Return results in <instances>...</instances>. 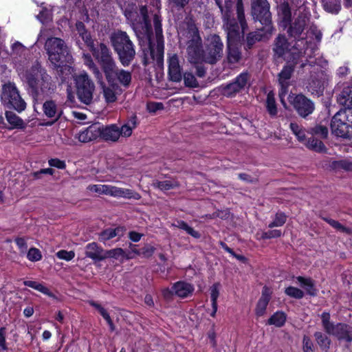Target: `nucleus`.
Returning <instances> with one entry per match:
<instances>
[{
    "label": "nucleus",
    "mask_w": 352,
    "mask_h": 352,
    "mask_svg": "<svg viewBox=\"0 0 352 352\" xmlns=\"http://www.w3.org/2000/svg\"><path fill=\"white\" fill-rule=\"evenodd\" d=\"M286 321V315L283 311H277L274 313L267 321L268 324H274L276 327H283Z\"/></svg>",
    "instance_id": "obj_44"
},
{
    "label": "nucleus",
    "mask_w": 352,
    "mask_h": 352,
    "mask_svg": "<svg viewBox=\"0 0 352 352\" xmlns=\"http://www.w3.org/2000/svg\"><path fill=\"white\" fill-rule=\"evenodd\" d=\"M24 285L33 288L37 291L41 292V293L51 297L53 298H56L55 295L50 291V289L44 286L43 284L38 283L36 281L33 280H25L23 282Z\"/></svg>",
    "instance_id": "obj_42"
},
{
    "label": "nucleus",
    "mask_w": 352,
    "mask_h": 352,
    "mask_svg": "<svg viewBox=\"0 0 352 352\" xmlns=\"http://www.w3.org/2000/svg\"><path fill=\"white\" fill-rule=\"evenodd\" d=\"M179 33L185 45L201 41L199 29L191 16H186L179 26Z\"/></svg>",
    "instance_id": "obj_11"
},
{
    "label": "nucleus",
    "mask_w": 352,
    "mask_h": 352,
    "mask_svg": "<svg viewBox=\"0 0 352 352\" xmlns=\"http://www.w3.org/2000/svg\"><path fill=\"white\" fill-rule=\"evenodd\" d=\"M327 334V333H324L321 331H316L314 334L317 344L320 348L324 351H329L331 344V340Z\"/></svg>",
    "instance_id": "obj_40"
},
{
    "label": "nucleus",
    "mask_w": 352,
    "mask_h": 352,
    "mask_svg": "<svg viewBox=\"0 0 352 352\" xmlns=\"http://www.w3.org/2000/svg\"><path fill=\"white\" fill-rule=\"evenodd\" d=\"M338 102L344 107V110L352 109V84L344 87L338 97Z\"/></svg>",
    "instance_id": "obj_32"
},
{
    "label": "nucleus",
    "mask_w": 352,
    "mask_h": 352,
    "mask_svg": "<svg viewBox=\"0 0 352 352\" xmlns=\"http://www.w3.org/2000/svg\"><path fill=\"white\" fill-rule=\"evenodd\" d=\"M100 138L105 142H117L120 137L119 126L116 124H110L105 126H100Z\"/></svg>",
    "instance_id": "obj_25"
},
{
    "label": "nucleus",
    "mask_w": 352,
    "mask_h": 352,
    "mask_svg": "<svg viewBox=\"0 0 352 352\" xmlns=\"http://www.w3.org/2000/svg\"><path fill=\"white\" fill-rule=\"evenodd\" d=\"M307 47V41L305 38L298 40L287 52V54L283 58L287 61L286 65H295L298 63V60L305 54V50Z\"/></svg>",
    "instance_id": "obj_18"
},
{
    "label": "nucleus",
    "mask_w": 352,
    "mask_h": 352,
    "mask_svg": "<svg viewBox=\"0 0 352 352\" xmlns=\"http://www.w3.org/2000/svg\"><path fill=\"white\" fill-rule=\"evenodd\" d=\"M99 84L102 86L103 89V94L107 102H115L117 99V97L116 96L115 91L113 90L114 89L113 87L111 88L109 87H106L104 82L102 85L101 83Z\"/></svg>",
    "instance_id": "obj_49"
},
{
    "label": "nucleus",
    "mask_w": 352,
    "mask_h": 352,
    "mask_svg": "<svg viewBox=\"0 0 352 352\" xmlns=\"http://www.w3.org/2000/svg\"><path fill=\"white\" fill-rule=\"evenodd\" d=\"M56 256L63 260L65 261H71L75 256V253L74 251H67V250H60L56 254Z\"/></svg>",
    "instance_id": "obj_60"
},
{
    "label": "nucleus",
    "mask_w": 352,
    "mask_h": 352,
    "mask_svg": "<svg viewBox=\"0 0 352 352\" xmlns=\"http://www.w3.org/2000/svg\"><path fill=\"white\" fill-rule=\"evenodd\" d=\"M321 320L326 333L336 336L339 340H344L347 342H352V327L341 322L334 324L330 321V314L329 312L322 314Z\"/></svg>",
    "instance_id": "obj_8"
},
{
    "label": "nucleus",
    "mask_w": 352,
    "mask_h": 352,
    "mask_svg": "<svg viewBox=\"0 0 352 352\" xmlns=\"http://www.w3.org/2000/svg\"><path fill=\"white\" fill-rule=\"evenodd\" d=\"M294 67L293 65H285L278 74V81L280 87V96L282 98L286 95L288 91V88L290 86V79L294 72Z\"/></svg>",
    "instance_id": "obj_20"
},
{
    "label": "nucleus",
    "mask_w": 352,
    "mask_h": 352,
    "mask_svg": "<svg viewBox=\"0 0 352 352\" xmlns=\"http://www.w3.org/2000/svg\"><path fill=\"white\" fill-rule=\"evenodd\" d=\"M25 47L20 42L16 41L12 45V56H21L24 54Z\"/></svg>",
    "instance_id": "obj_56"
},
{
    "label": "nucleus",
    "mask_w": 352,
    "mask_h": 352,
    "mask_svg": "<svg viewBox=\"0 0 352 352\" xmlns=\"http://www.w3.org/2000/svg\"><path fill=\"white\" fill-rule=\"evenodd\" d=\"M104 259L107 258H113L118 259L119 258H124L126 259H130L131 257L125 254V252L121 248H117L109 250H106L104 255Z\"/></svg>",
    "instance_id": "obj_45"
},
{
    "label": "nucleus",
    "mask_w": 352,
    "mask_h": 352,
    "mask_svg": "<svg viewBox=\"0 0 352 352\" xmlns=\"http://www.w3.org/2000/svg\"><path fill=\"white\" fill-rule=\"evenodd\" d=\"M223 23V28L227 33V41H235L240 36V28H241L239 21L236 20L234 14L221 15Z\"/></svg>",
    "instance_id": "obj_19"
},
{
    "label": "nucleus",
    "mask_w": 352,
    "mask_h": 352,
    "mask_svg": "<svg viewBox=\"0 0 352 352\" xmlns=\"http://www.w3.org/2000/svg\"><path fill=\"white\" fill-rule=\"evenodd\" d=\"M269 300L267 299H259L255 309V313L258 316H262L264 315L266 311L267 306L269 303Z\"/></svg>",
    "instance_id": "obj_54"
},
{
    "label": "nucleus",
    "mask_w": 352,
    "mask_h": 352,
    "mask_svg": "<svg viewBox=\"0 0 352 352\" xmlns=\"http://www.w3.org/2000/svg\"><path fill=\"white\" fill-rule=\"evenodd\" d=\"M251 14L254 21L260 22L265 32H273L274 28L272 23L270 5L267 0H251Z\"/></svg>",
    "instance_id": "obj_6"
},
{
    "label": "nucleus",
    "mask_w": 352,
    "mask_h": 352,
    "mask_svg": "<svg viewBox=\"0 0 352 352\" xmlns=\"http://www.w3.org/2000/svg\"><path fill=\"white\" fill-rule=\"evenodd\" d=\"M223 41L219 35H209L205 43L202 63L215 65L223 57Z\"/></svg>",
    "instance_id": "obj_7"
},
{
    "label": "nucleus",
    "mask_w": 352,
    "mask_h": 352,
    "mask_svg": "<svg viewBox=\"0 0 352 352\" xmlns=\"http://www.w3.org/2000/svg\"><path fill=\"white\" fill-rule=\"evenodd\" d=\"M44 48L48 56L51 67L58 70L67 66L73 59L71 51L65 41L58 37L48 38Z\"/></svg>",
    "instance_id": "obj_3"
},
{
    "label": "nucleus",
    "mask_w": 352,
    "mask_h": 352,
    "mask_svg": "<svg viewBox=\"0 0 352 352\" xmlns=\"http://www.w3.org/2000/svg\"><path fill=\"white\" fill-rule=\"evenodd\" d=\"M221 285L219 283H214L210 287V298L212 304H217V298L219 296V287Z\"/></svg>",
    "instance_id": "obj_55"
},
{
    "label": "nucleus",
    "mask_w": 352,
    "mask_h": 352,
    "mask_svg": "<svg viewBox=\"0 0 352 352\" xmlns=\"http://www.w3.org/2000/svg\"><path fill=\"white\" fill-rule=\"evenodd\" d=\"M272 34V33L265 32V31L263 30V27L258 28L255 32L249 33L246 37L248 47L250 49L256 42L261 41L263 38L267 37Z\"/></svg>",
    "instance_id": "obj_36"
},
{
    "label": "nucleus",
    "mask_w": 352,
    "mask_h": 352,
    "mask_svg": "<svg viewBox=\"0 0 352 352\" xmlns=\"http://www.w3.org/2000/svg\"><path fill=\"white\" fill-rule=\"evenodd\" d=\"M285 293L289 297L296 299H301L305 296V293L302 290L292 286L285 288Z\"/></svg>",
    "instance_id": "obj_50"
},
{
    "label": "nucleus",
    "mask_w": 352,
    "mask_h": 352,
    "mask_svg": "<svg viewBox=\"0 0 352 352\" xmlns=\"http://www.w3.org/2000/svg\"><path fill=\"white\" fill-rule=\"evenodd\" d=\"M290 49V43L285 34H279L273 43V57L277 60L283 58Z\"/></svg>",
    "instance_id": "obj_21"
},
{
    "label": "nucleus",
    "mask_w": 352,
    "mask_h": 352,
    "mask_svg": "<svg viewBox=\"0 0 352 352\" xmlns=\"http://www.w3.org/2000/svg\"><path fill=\"white\" fill-rule=\"evenodd\" d=\"M249 78L250 75L248 72L240 74L232 82L221 87L222 94L226 97L235 96L245 89Z\"/></svg>",
    "instance_id": "obj_16"
},
{
    "label": "nucleus",
    "mask_w": 352,
    "mask_h": 352,
    "mask_svg": "<svg viewBox=\"0 0 352 352\" xmlns=\"http://www.w3.org/2000/svg\"><path fill=\"white\" fill-rule=\"evenodd\" d=\"M6 328L1 327L0 328V349L1 351H6L8 347L6 346Z\"/></svg>",
    "instance_id": "obj_63"
},
{
    "label": "nucleus",
    "mask_w": 352,
    "mask_h": 352,
    "mask_svg": "<svg viewBox=\"0 0 352 352\" xmlns=\"http://www.w3.org/2000/svg\"><path fill=\"white\" fill-rule=\"evenodd\" d=\"M241 52L234 41H227L226 60L230 65L236 64L241 59Z\"/></svg>",
    "instance_id": "obj_31"
},
{
    "label": "nucleus",
    "mask_w": 352,
    "mask_h": 352,
    "mask_svg": "<svg viewBox=\"0 0 352 352\" xmlns=\"http://www.w3.org/2000/svg\"><path fill=\"white\" fill-rule=\"evenodd\" d=\"M186 46L188 60L192 64L202 63L204 50L202 40L196 43L187 44Z\"/></svg>",
    "instance_id": "obj_22"
},
{
    "label": "nucleus",
    "mask_w": 352,
    "mask_h": 352,
    "mask_svg": "<svg viewBox=\"0 0 352 352\" xmlns=\"http://www.w3.org/2000/svg\"><path fill=\"white\" fill-rule=\"evenodd\" d=\"M310 133L313 135H318L322 139H326L328 137V129L327 126L323 125H316L314 127L311 128Z\"/></svg>",
    "instance_id": "obj_48"
},
{
    "label": "nucleus",
    "mask_w": 352,
    "mask_h": 352,
    "mask_svg": "<svg viewBox=\"0 0 352 352\" xmlns=\"http://www.w3.org/2000/svg\"><path fill=\"white\" fill-rule=\"evenodd\" d=\"M305 144L307 148L317 153H326L327 151V148L324 143L321 140L315 138L314 136L309 138L306 142H305Z\"/></svg>",
    "instance_id": "obj_39"
},
{
    "label": "nucleus",
    "mask_w": 352,
    "mask_h": 352,
    "mask_svg": "<svg viewBox=\"0 0 352 352\" xmlns=\"http://www.w3.org/2000/svg\"><path fill=\"white\" fill-rule=\"evenodd\" d=\"M303 352H314V346L313 342L307 336H304L302 339Z\"/></svg>",
    "instance_id": "obj_59"
},
{
    "label": "nucleus",
    "mask_w": 352,
    "mask_h": 352,
    "mask_svg": "<svg viewBox=\"0 0 352 352\" xmlns=\"http://www.w3.org/2000/svg\"><path fill=\"white\" fill-rule=\"evenodd\" d=\"M6 117L12 129H25L26 124L14 111H6Z\"/></svg>",
    "instance_id": "obj_41"
},
{
    "label": "nucleus",
    "mask_w": 352,
    "mask_h": 352,
    "mask_svg": "<svg viewBox=\"0 0 352 352\" xmlns=\"http://www.w3.org/2000/svg\"><path fill=\"white\" fill-rule=\"evenodd\" d=\"M141 13L142 16L140 19V21L134 23L132 25V28L139 38H146L150 41L153 35V30L148 19L146 6H141Z\"/></svg>",
    "instance_id": "obj_12"
},
{
    "label": "nucleus",
    "mask_w": 352,
    "mask_h": 352,
    "mask_svg": "<svg viewBox=\"0 0 352 352\" xmlns=\"http://www.w3.org/2000/svg\"><path fill=\"white\" fill-rule=\"evenodd\" d=\"M63 111H43V114L50 120H43V122L41 125L43 126H51L56 122L58 118L61 116Z\"/></svg>",
    "instance_id": "obj_46"
},
{
    "label": "nucleus",
    "mask_w": 352,
    "mask_h": 352,
    "mask_svg": "<svg viewBox=\"0 0 352 352\" xmlns=\"http://www.w3.org/2000/svg\"><path fill=\"white\" fill-rule=\"evenodd\" d=\"M104 252L105 250L95 242L88 243L85 247V256L96 262L104 260Z\"/></svg>",
    "instance_id": "obj_29"
},
{
    "label": "nucleus",
    "mask_w": 352,
    "mask_h": 352,
    "mask_svg": "<svg viewBox=\"0 0 352 352\" xmlns=\"http://www.w3.org/2000/svg\"><path fill=\"white\" fill-rule=\"evenodd\" d=\"M346 113L347 111H337L331 122L333 133L337 136L345 138H350Z\"/></svg>",
    "instance_id": "obj_15"
},
{
    "label": "nucleus",
    "mask_w": 352,
    "mask_h": 352,
    "mask_svg": "<svg viewBox=\"0 0 352 352\" xmlns=\"http://www.w3.org/2000/svg\"><path fill=\"white\" fill-rule=\"evenodd\" d=\"M322 6L327 12L337 14L341 8L340 0H322Z\"/></svg>",
    "instance_id": "obj_43"
},
{
    "label": "nucleus",
    "mask_w": 352,
    "mask_h": 352,
    "mask_svg": "<svg viewBox=\"0 0 352 352\" xmlns=\"http://www.w3.org/2000/svg\"><path fill=\"white\" fill-rule=\"evenodd\" d=\"M1 100L6 108L25 110L26 102L21 97L14 82L5 83L1 90Z\"/></svg>",
    "instance_id": "obj_9"
},
{
    "label": "nucleus",
    "mask_w": 352,
    "mask_h": 352,
    "mask_svg": "<svg viewBox=\"0 0 352 352\" xmlns=\"http://www.w3.org/2000/svg\"><path fill=\"white\" fill-rule=\"evenodd\" d=\"M66 107L69 108H74L78 107L76 104V101L75 100V96L71 91H68L67 93V99L65 103Z\"/></svg>",
    "instance_id": "obj_64"
},
{
    "label": "nucleus",
    "mask_w": 352,
    "mask_h": 352,
    "mask_svg": "<svg viewBox=\"0 0 352 352\" xmlns=\"http://www.w3.org/2000/svg\"><path fill=\"white\" fill-rule=\"evenodd\" d=\"M153 25L157 41L156 52L153 50H151V55L153 60H155L157 64L163 62L164 57V36L162 34V19L161 17L155 14L153 16Z\"/></svg>",
    "instance_id": "obj_13"
},
{
    "label": "nucleus",
    "mask_w": 352,
    "mask_h": 352,
    "mask_svg": "<svg viewBox=\"0 0 352 352\" xmlns=\"http://www.w3.org/2000/svg\"><path fill=\"white\" fill-rule=\"evenodd\" d=\"M100 135V126L92 124L76 135L80 142L87 143L96 140Z\"/></svg>",
    "instance_id": "obj_27"
},
{
    "label": "nucleus",
    "mask_w": 352,
    "mask_h": 352,
    "mask_svg": "<svg viewBox=\"0 0 352 352\" xmlns=\"http://www.w3.org/2000/svg\"><path fill=\"white\" fill-rule=\"evenodd\" d=\"M78 100L86 105L93 102L95 85L87 72H82L73 76Z\"/></svg>",
    "instance_id": "obj_5"
},
{
    "label": "nucleus",
    "mask_w": 352,
    "mask_h": 352,
    "mask_svg": "<svg viewBox=\"0 0 352 352\" xmlns=\"http://www.w3.org/2000/svg\"><path fill=\"white\" fill-rule=\"evenodd\" d=\"M281 236V232L278 230H272L265 232L262 234V239H270L272 238H278Z\"/></svg>",
    "instance_id": "obj_62"
},
{
    "label": "nucleus",
    "mask_w": 352,
    "mask_h": 352,
    "mask_svg": "<svg viewBox=\"0 0 352 352\" xmlns=\"http://www.w3.org/2000/svg\"><path fill=\"white\" fill-rule=\"evenodd\" d=\"M155 250V248L153 246L146 245L139 249L138 255H142L145 258H149L153 254Z\"/></svg>",
    "instance_id": "obj_58"
},
{
    "label": "nucleus",
    "mask_w": 352,
    "mask_h": 352,
    "mask_svg": "<svg viewBox=\"0 0 352 352\" xmlns=\"http://www.w3.org/2000/svg\"><path fill=\"white\" fill-rule=\"evenodd\" d=\"M215 3L219 7L221 15L228 16V14H234L233 6L236 3V10L237 20H239L243 34L248 29V23L245 20L243 0H225L224 4H222L221 0H215Z\"/></svg>",
    "instance_id": "obj_10"
},
{
    "label": "nucleus",
    "mask_w": 352,
    "mask_h": 352,
    "mask_svg": "<svg viewBox=\"0 0 352 352\" xmlns=\"http://www.w3.org/2000/svg\"><path fill=\"white\" fill-rule=\"evenodd\" d=\"M85 64L92 72L98 83L103 84V76L97 65L94 62L90 54H84Z\"/></svg>",
    "instance_id": "obj_35"
},
{
    "label": "nucleus",
    "mask_w": 352,
    "mask_h": 352,
    "mask_svg": "<svg viewBox=\"0 0 352 352\" xmlns=\"http://www.w3.org/2000/svg\"><path fill=\"white\" fill-rule=\"evenodd\" d=\"M309 18L303 13H300L298 16L286 28L287 33L290 38H294L296 41L302 39V34L308 25Z\"/></svg>",
    "instance_id": "obj_17"
},
{
    "label": "nucleus",
    "mask_w": 352,
    "mask_h": 352,
    "mask_svg": "<svg viewBox=\"0 0 352 352\" xmlns=\"http://www.w3.org/2000/svg\"><path fill=\"white\" fill-rule=\"evenodd\" d=\"M122 10L125 17L131 25L136 21H140L142 16L141 7L139 8L135 3L132 2H125Z\"/></svg>",
    "instance_id": "obj_26"
},
{
    "label": "nucleus",
    "mask_w": 352,
    "mask_h": 352,
    "mask_svg": "<svg viewBox=\"0 0 352 352\" xmlns=\"http://www.w3.org/2000/svg\"><path fill=\"white\" fill-rule=\"evenodd\" d=\"M23 78L28 86V91L33 99L34 110H36V105L42 104L43 100L40 94L47 91L54 89V85L51 76L43 68L40 63H36L29 69L26 70Z\"/></svg>",
    "instance_id": "obj_1"
},
{
    "label": "nucleus",
    "mask_w": 352,
    "mask_h": 352,
    "mask_svg": "<svg viewBox=\"0 0 352 352\" xmlns=\"http://www.w3.org/2000/svg\"><path fill=\"white\" fill-rule=\"evenodd\" d=\"M278 16L281 26L285 29L292 21V9L288 2L283 1L278 6Z\"/></svg>",
    "instance_id": "obj_30"
},
{
    "label": "nucleus",
    "mask_w": 352,
    "mask_h": 352,
    "mask_svg": "<svg viewBox=\"0 0 352 352\" xmlns=\"http://www.w3.org/2000/svg\"><path fill=\"white\" fill-rule=\"evenodd\" d=\"M54 169H52L51 168H43L38 171L32 173V175L33 176L34 179H41L43 175H52L54 174Z\"/></svg>",
    "instance_id": "obj_61"
},
{
    "label": "nucleus",
    "mask_w": 352,
    "mask_h": 352,
    "mask_svg": "<svg viewBox=\"0 0 352 352\" xmlns=\"http://www.w3.org/2000/svg\"><path fill=\"white\" fill-rule=\"evenodd\" d=\"M287 220V216L283 212H277L274 220L269 224L270 228L278 227L284 225Z\"/></svg>",
    "instance_id": "obj_53"
},
{
    "label": "nucleus",
    "mask_w": 352,
    "mask_h": 352,
    "mask_svg": "<svg viewBox=\"0 0 352 352\" xmlns=\"http://www.w3.org/2000/svg\"><path fill=\"white\" fill-rule=\"evenodd\" d=\"M321 165L323 168H329L335 171H340L341 170L346 171L352 170V162L347 160L336 161L327 159L322 162Z\"/></svg>",
    "instance_id": "obj_28"
},
{
    "label": "nucleus",
    "mask_w": 352,
    "mask_h": 352,
    "mask_svg": "<svg viewBox=\"0 0 352 352\" xmlns=\"http://www.w3.org/2000/svg\"><path fill=\"white\" fill-rule=\"evenodd\" d=\"M323 219L327 222L330 226H331L335 229L344 232L349 234L351 233V229L349 228H346L342 225L340 222L338 221H336L334 219H330V218H323Z\"/></svg>",
    "instance_id": "obj_52"
},
{
    "label": "nucleus",
    "mask_w": 352,
    "mask_h": 352,
    "mask_svg": "<svg viewBox=\"0 0 352 352\" xmlns=\"http://www.w3.org/2000/svg\"><path fill=\"white\" fill-rule=\"evenodd\" d=\"M126 228L124 226H118L115 228H109L99 234V240L105 242L115 236L121 237L124 234Z\"/></svg>",
    "instance_id": "obj_33"
},
{
    "label": "nucleus",
    "mask_w": 352,
    "mask_h": 352,
    "mask_svg": "<svg viewBox=\"0 0 352 352\" xmlns=\"http://www.w3.org/2000/svg\"><path fill=\"white\" fill-rule=\"evenodd\" d=\"M111 43L124 67L129 66L135 56V45L126 32L118 30L111 34Z\"/></svg>",
    "instance_id": "obj_4"
},
{
    "label": "nucleus",
    "mask_w": 352,
    "mask_h": 352,
    "mask_svg": "<svg viewBox=\"0 0 352 352\" xmlns=\"http://www.w3.org/2000/svg\"><path fill=\"white\" fill-rule=\"evenodd\" d=\"M174 293L180 298H186L194 290L193 286L189 283L179 281L175 283L172 287Z\"/></svg>",
    "instance_id": "obj_34"
},
{
    "label": "nucleus",
    "mask_w": 352,
    "mask_h": 352,
    "mask_svg": "<svg viewBox=\"0 0 352 352\" xmlns=\"http://www.w3.org/2000/svg\"><path fill=\"white\" fill-rule=\"evenodd\" d=\"M288 100L296 110L314 109V102L302 94H291L288 96Z\"/></svg>",
    "instance_id": "obj_24"
},
{
    "label": "nucleus",
    "mask_w": 352,
    "mask_h": 352,
    "mask_svg": "<svg viewBox=\"0 0 352 352\" xmlns=\"http://www.w3.org/2000/svg\"><path fill=\"white\" fill-rule=\"evenodd\" d=\"M98 65L107 81L113 89L119 87L118 83L126 88L129 87L132 79L131 72L119 69L111 51L98 63Z\"/></svg>",
    "instance_id": "obj_2"
},
{
    "label": "nucleus",
    "mask_w": 352,
    "mask_h": 352,
    "mask_svg": "<svg viewBox=\"0 0 352 352\" xmlns=\"http://www.w3.org/2000/svg\"><path fill=\"white\" fill-rule=\"evenodd\" d=\"M27 257L31 261H38L41 259L42 255L38 249L31 248L28 252Z\"/></svg>",
    "instance_id": "obj_57"
},
{
    "label": "nucleus",
    "mask_w": 352,
    "mask_h": 352,
    "mask_svg": "<svg viewBox=\"0 0 352 352\" xmlns=\"http://www.w3.org/2000/svg\"><path fill=\"white\" fill-rule=\"evenodd\" d=\"M168 76L170 81L179 82L182 80V68L179 64V59L177 54H174L169 56L168 60Z\"/></svg>",
    "instance_id": "obj_23"
},
{
    "label": "nucleus",
    "mask_w": 352,
    "mask_h": 352,
    "mask_svg": "<svg viewBox=\"0 0 352 352\" xmlns=\"http://www.w3.org/2000/svg\"><path fill=\"white\" fill-rule=\"evenodd\" d=\"M184 85L190 88H197L199 86L195 75L191 72H185L182 76Z\"/></svg>",
    "instance_id": "obj_47"
},
{
    "label": "nucleus",
    "mask_w": 352,
    "mask_h": 352,
    "mask_svg": "<svg viewBox=\"0 0 352 352\" xmlns=\"http://www.w3.org/2000/svg\"><path fill=\"white\" fill-rule=\"evenodd\" d=\"M153 186L155 188H157L161 190L164 191L174 188L175 187L177 186V184L176 182H172L169 180H165L162 182L156 181L153 184Z\"/></svg>",
    "instance_id": "obj_51"
},
{
    "label": "nucleus",
    "mask_w": 352,
    "mask_h": 352,
    "mask_svg": "<svg viewBox=\"0 0 352 352\" xmlns=\"http://www.w3.org/2000/svg\"><path fill=\"white\" fill-rule=\"evenodd\" d=\"M79 36L89 47V51L98 63L111 52V50L106 44L98 42L96 44L89 32Z\"/></svg>",
    "instance_id": "obj_14"
},
{
    "label": "nucleus",
    "mask_w": 352,
    "mask_h": 352,
    "mask_svg": "<svg viewBox=\"0 0 352 352\" xmlns=\"http://www.w3.org/2000/svg\"><path fill=\"white\" fill-rule=\"evenodd\" d=\"M138 118L135 114H133L128 120L126 123L119 127L120 136L129 137L132 134L133 129L138 125Z\"/></svg>",
    "instance_id": "obj_37"
},
{
    "label": "nucleus",
    "mask_w": 352,
    "mask_h": 352,
    "mask_svg": "<svg viewBox=\"0 0 352 352\" xmlns=\"http://www.w3.org/2000/svg\"><path fill=\"white\" fill-rule=\"evenodd\" d=\"M296 279L300 283V286L305 289L307 294L311 296H316L317 289L315 287L314 281L311 278L299 276L296 277Z\"/></svg>",
    "instance_id": "obj_38"
}]
</instances>
